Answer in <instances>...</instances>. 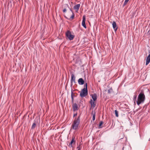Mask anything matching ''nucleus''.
I'll return each mask as SVG.
<instances>
[{"instance_id":"f257e3e1","label":"nucleus","mask_w":150,"mask_h":150,"mask_svg":"<svg viewBox=\"0 0 150 150\" xmlns=\"http://www.w3.org/2000/svg\"><path fill=\"white\" fill-rule=\"evenodd\" d=\"M80 116L77 118H75L71 125V128L74 129L76 130L78 128L80 122Z\"/></svg>"},{"instance_id":"f03ea898","label":"nucleus","mask_w":150,"mask_h":150,"mask_svg":"<svg viewBox=\"0 0 150 150\" xmlns=\"http://www.w3.org/2000/svg\"><path fill=\"white\" fill-rule=\"evenodd\" d=\"M137 99L140 101H142V102H144L145 99V97L144 92L143 90H142L141 91L138 96Z\"/></svg>"},{"instance_id":"7ed1b4c3","label":"nucleus","mask_w":150,"mask_h":150,"mask_svg":"<svg viewBox=\"0 0 150 150\" xmlns=\"http://www.w3.org/2000/svg\"><path fill=\"white\" fill-rule=\"evenodd\" d=\"M65 35L66 37L70 40H72L74 38V35H72L71 34V32L69 30H67L65 33Z\"/></svg>"},{"instance_id":"20e7f679","label":"nucleus","mask_w":150,"mask_h":150,"mask_svg":"<svg viewBox=\"0 0 150 150\" xmlns=\"http://www.w3.org/2000/svg\"><path fill=\"white\" fill-rule=\"evenodd\" d=\"M76 144V140L75 139L74 137H72V139L71 142L69 143V144H67L68 146L69 147L71 148L73 147V145H74Z\"/></svg>"},{"instance_id":"39448f33","label":"nucleus","mask_w":150,"mask_h":150,"mask_svg":"<svg viewBox=\"0 0 150 150\" xmlns=\"http://www.w3.org/2000/svg\"><path fill=\"white\" fill-rule=\"evenodd\" d=\"M70 10L72 12V15L71 16L68 15L67 17L65 16V17L68 19L72 20L74 19L75 15L74 14L72 11L71 9H70Z\"/></svg>"},{"instance_id":"423d86ee","label":"nucleus","mask_w":150,"mask_h":150,"mask_svg":"<svg viewBox=\"0 0 150 150\" xmlns=\"http://www.w3.org/2000/svg\"><path fill=\"white\" fill-rule=\"evenodd\" d=\"M72 109L73 111L74 112H75L78 110V106L77 104L76 103H73Z\"/></svg>"},{"instance_id":"0eeeda50","label":"nucleus","mask_w":150,"mask_h":150,"mask_svg":"<svg viewBox=\"0 0 150 150\" xmlns=\"http://www.w3.org/2000/svg\"><path fill=\"white\" fill-rule=\"evenodd\" d=\"M71 86H72V83L73 82H74V83H76L75 82V76L73 74H71Z\"/></svg>"},{"instance_id":"6e6552de","label":"nucleus","mask_w":150,"mask_h":150,"mask_svg":"<svg viewBox=\"0 0 150 150\" xmlns=\"http://www.w3.org/2000/svg\"><path fill=\"white\" fill-rule=\"evenodd\" d=\"M112 25L113 29L114 30V31L116 32L118 28V27L117 26L116 22L115 21H113Z\"/></svg>"},{"instance_id":"1a4fd4ad","label":"nucleus","mask_w":150,"mask_h":150,"mask_svg":"<svg viewBox=\"0 0 150 150\" xmlns=\"http://www.w3.org/2000/svg\"><path fill=\"white\" fill-rule=\"evenodd\" d=\"M79 93H80V96L81 98L84 97V87Z\"/></svg>"},{"instance_id":"9d476101","label":"nucleus","mask_w":150,"mask_h":150,"mask_svg":"<svg viewBox=\"0 0 150 150\" xmlns=\"http://www.w3.org/2000/svg\"><path fill=\"white\" fill-rule=\"evenodd\" d=\"M150 62V54H149L148 56L146 57V65H147Z\"/></svg>"},{"instance_id":"9b49d317","label":"nucleus","mask_w":150,"mask_h":150,"mask_svg":"<svg viewBox=\"0 0 150 150\" xmlns=\"http://www.w3.org/2000/svg\"><path fill=\"white\" fill-rule=\"evenodd\" d=\"M78 82L79 85H83L84 83V81L82 78H80L78 80Z\"/></svg>"},{"instance_id":"f8f14e48","label":"nucleus","mask_w":150,"mask_h":150,"mask_svg":"<svg viewBox=\"0 0 150 150\" xmlns=\"http://www.w3.org/2000/svg\"><path fill=\"white\" fill-rule=\"evenodd\" d=\"M80 6V4H78L74 6V9L75 10L76 12H77L79 10Z\"/></svg>"},{"instance_id":"ddd939ff","label":"nucleus","mask_w":150,"mask_h":150,"mask_svg":"<svg viewBox=\"0 0 150 150\" xmlns=\"http://www.w3.org/2000/svg\"><path fill=\"white\" fill-rule=\"evenodd\" d=\"M92 98L94 101L96 100L97 99V96L96 93H94L91 95Z\"/></svg>"},{"instance_id":"4468645a","label":"nucleus","mask_w":150,"mask_h":150,"mask_svg":"<svg viewBox=\"0 0 150 150\" xmlns=\"http://www.w3.org/2000/svg\"><path fill=\"white\" fill-rule=\"evenodd\" d=\"M88 94L87 83H85V96Z\"/></svg>"},{"instance_id":"2eb2a0df","label":"nucleus","mask_w":150,"mask_h":150,"mask_svg":"<svg viewBox=\"0 0 150 150\" xmlns=\"http://www.w3.org/2000/svg\"><path fill=\"white\" fill-rule=\"evenodd\" d=\"M90 103H91V106L92 107H93L94 108L96 105V104L95 103V102L94 101H92V99H91V100L90 101Z\"/></svg>"},{"instance_id":"dca6fc26","label":"nucleus","mask_w":150,"mask_h":150,"mask_svg":"<svg viewBox=\"0 0 150 150\" xmlns=\"http://www.w3.org/2000/svg\"><path fill=\"white\" fill-rule=\"evenodd\" d=\"M75 96L74 95L73 92H71V98L72 99V103H73L74 101V97Z\"/></svg>"},{"instance_id":"f3484780","label":"nucleus","mask_w":150,"mask_h":150,"mask_svg":"<svg viewBox=\"0 0 150 150\" xmlns=\"http://www.w3.org/2000/svg\"><path fill=\"white\" fill-rule=\"evenodd\" d=\"M113 92V90L112 88H110L108 90V94H110L111 93H112Z\"/></svg>"},{"instance_id":"a211bd4d","label":"nucleus","mask_w":150,"mask_h":150,"mask_svg":"<svg viewBox=\"0 0 150 150\" xmlns=\"http://www.w3.org/2000/svg\"><path fill=\"white\" fill-rule=\"evenodd\" d=\"M144 102H142V101H140L139 100H138L137 101V103L138 105H139L141 103H143Z\"/></svg>"},{"instance_id":"6ab92c4d","label":"nucleus","mask_w":150,"mask_h":150,"mask_svg":"<svg viewBox=\"0 0 150 150\" xmlns=\"http://www.w3.org/2000/svg\"><path fill=\"white\" fill-rule=\"evenodd\" d=\"M82 25L83 27H84V15L83 16V20L82 23Z\"/></svg>"},{"instance_id":"aec40b11","label":"nucleus","mask_w":150,"mask_h":150,"mask_svg":"<svg viewBox=\"0 0 150 150\" xmlns=\"http://www.w3.org/2000/svg\"><path fill=\"white\" fill-rule=\"evenodd\" d=\"M115 116L116 117H118V111L117 110H115Z\"/></svg>"},{"instance_id":"412c9836","label":"nucleus","mask_w":150,"mask_h":150,"mask_svg":"<svg viewBox=\"0 0 150 150\" xmlns=\"http://www.w3.org/2000/svg\"><path fill=\"white\" fill-rule=\"evenodd\" d=\"M36 124L35 123H34L32 126L31 129H33L35 128L36 126Z\"/></svg>"},{"instance_id":"4be33fe9","label":"nucleus","mask_w":150,"mask_h":150,"mask_svg":"<svg viewBox=\"0 0 150 150\" xmlns=\"http://www.w3.org/2000/svg\"><path fill=\"white\" fill-rule=\"evenodd\" d=\"M103 124V122L102 121H101L100 122L99 125V128H101V126Z\"/></svg>"},{"instance_id":"5701e85b","label":"nucleus","mask_w":150,"mask_h":150,"mask_svg":"<svg viewBox=\"0 0 150 150\" xmlns=\"http://www.w3.org/2000/svg\"><path fill=\"white\" fill-rule=\"evenodd\" d=\"M129 0H125V2L123 4V6L124 7L127 3L129 1Z\"/></svg>"},{"instance_id":"b1692460","label":"nucleus","mask_w":150,"mask_h":150,"mask_svg":"<svg viewBox=\"0 0 150 150\" xmlns=\"http://www.w3.org/2000/svg\"><path fill=\"white\" fill-rule=\"evenodd\" d=\"M149 103H148L146 104H145L144 106L143 107V108H145V109H146L147 108V106L149 105Z\"/></svg>"},{"instance_id":"393cba45","label":"nucleus","mask_w":150,"mask_h":150,"mask_svg":"<svg viewBox=\"0 0 150 150\" xmlns=\"http://www.w3.org/2000/svg\"><path fill=\"white\" fill-rule=\"evenodd\" d=\"M95 119V113L94 112V114L93 116L92 120L93 121H94Z\"/></svg>"},{"instance_id":"a878e982","label":"nucleus","mask_w":150,"mask_h":150,"mask_svg":"<svg viewBox=\"0 0 150 150\" xmlns=\"http://www.w3.org/2000/svg\"><path fill=\"white\" fill-rule=\"evenodd\" d=\"M83 101L82 100H81L79 102L80 106H81V105H83Z\"/></svg>"},{"instance_id":"bb28decb","label":"nucleus","mask_w":150,"mask_h":150,"mask_svg":"<svg viewBox=\"0 0 150 150\" xmlns=\"http://www.w3.org/2000/svg\"><path fill=\"white\" fill-rule=\"evenodd\" d=\"M137 96L136 95H134V97H133V100H135L137 98Z\"/></svg>"},{"instance_id":"cd10ccee","label":"nucleus","mask_w":150,"mask_h":150,"mask_svg":"<svg viewBox=\"0 0 150 150\" xmlns=\"http://www.w3.org/2000/svg\"><path fill=\"white\" fill-rule=\"evenodd\" d=\"M79 28H80L81 30H83V29H82L81 28V26L79 24Z\"/></svg>"},{"instance_id":"c85d7f7f","label":"nucleus","mask_w":150,"mask_h":150,"mask_svg":"<svg viewBox=\"0 0 150 150\" xmlns=\"http://www.w3.org/2000/svg\"><path fill=\"white\" fill-rule=\"evenodd\" d=\"M66 11V8H64L63 9V12H65Z\"/></svg>"},{"instance_id":"c756f323","label":"nucleus","mask_w":150,"mask_h":150,"mask_svg":"<svg viewBox=\"0 0 150 150\" xmlns=\"http://www.w3.org/2000/svg\"><path fill=\"white\" fill-rule=\"evenodd\" d=\"M77 113H76L75 114H74V117L75 116H76L77 115Z\"/></svg>"},{"instance_id":"7c9ffc66","label":"nucleus","mask_w":150,"mask_h":150,"mask_svg":"<svg viewBox=\"0 0 150 150\" xmlns=\"http://www.w3.org/2000/svg\"><path fill=\"white\" fill-rule=\"evenodd\" d=\"M77 148H79V149L77 150H80L81 149L80 148V146H79L77 147Z\"/></svg>"},{"instance_id":"2f4dec72","label":"nucleus","mask_w":150,"mask_h":150,"mask_svg":"<svg viewBox=\"0 0 150 150\" xmlns=\"http://www.w3.org/2000/svg\"><path fill=\"white\" fill-rule=\"evenodd\" d=\"M86 28V24H85V29Z\"/></svg>"},{"instance_id":"473e14b6","label":"nucleus","mask_w":150,"mask_h":150,"mask_svg":"<svg viewBox=\"0 0 150 150\" xmlns=\"http://www.w3.org/2000/svg\"><path fill=\"white\" fill-rule=\"evenodd\" d=\"M124 147H123L122 149V150H124Z\"/></svg>"},{"instance_id":"72a5a7b5","label":"nucleus","mask_w":150,"mask_h":150,"mask_svg":"<svg viewBox=\"0 0 150 150\" xmlns=\"http://www.w3.org/2000/svg\"><path fill=\"white\" fill-rule=\"evenodd\" d=\"M85 21L86 20V19H85Z\"/></svg>"}]
</instances>
